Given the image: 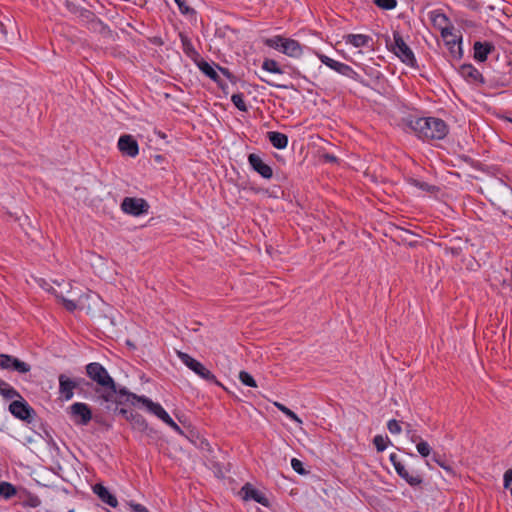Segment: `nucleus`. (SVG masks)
<instances>
[{"mask_svg":"<svg viewBox=\"0 0 512 512\" xmlns=\"http://www.w3.org/2000/svg\"><path fill=\"white\" fill-rule=\"evenodd\" d=\"M86 373L97 384L95 392L98 399L103 402L122 404L132 399L133 393L127 392L124 388L117 389L114 379L102 364L98 362L89 363L86 366Z\"/></svg>","mask_w":512,"mask_h":512,"instance_id":"obj_1","label":"nucleus"},{"mask_svg":"<svg viewBox=\"0 0 512 512\" xmlns=\"http://www.w3.org/2000/svg\"><path fill=\"white\" fill-rule=\"evenodd\" d=\"M409 128L422 141L442 140L449 133V127L441 118L427 116L411 119Z\"/></svg>","mask_w":512,"mask_h":512,"instance_id":"obj_2","label":"nucleus"},{"mask_svg":"<svg viewBox=\"0 0 512 512\" xmlns=\"http://www.w3.org/2000/svg\"><path fill=\"white\" fill-rule=\"evenodd\" d=\"M194 64L205 76L216 82L225 94L229 93L227 81L233 84L234 77L228 69L222 68L214 62H208L203 57L195 61Z\"/></svg>","mask_w":512,"mask_h":512,"instance_id":"obj_3","label":"nucleus"},{"mask_svg":"<svg viewBox=\"0 0 512 512\" xmlns=\"http://www.w3.org/2000/svg\"><path fill=\"white\" fill-rule=\"evenodd\" d=\"M266 47L272 48L291 58H300L303 55L302 45L295 39L275 35L263 40Z\"/></svg>","mask_w":512,"mask_h":512,"instance_id":"obj_4","label":"nucleus"},{"mask_svg":"<svg viewBox=\"0 0 512 512\" xmlns=\"http://www.w3.org/2000/svg\"><path fill=\"white\" fill-rule=\"evenodd\" d=\"M387 46L404 64L409 67L417 66V60L412 49L404 41L399 31H393V40L387 42Z\"/></svg>","mask_w":512,"mask_h":512,"instance_id":"obj_5","label":"nucleus"},{"mask_svg":"<svg viewBox=\"0 0 512 512\" xmlns=\"http://www.w3.org/2000/svg\"><path fill=\"white\" fill-rule=\"evenodd\" d=\"M312 52L321 61L322 64L335 71L336 73L356 81H361L362 78L360 74H358L351 66L334 60L333 58H330L320 51L312 50Z\"/></svg>","mask_w":512,"mask_h":512,"instance_id":"obj_6","label":"nucleus"},{"mask_svg":"<svg viewBox=\"0 0 512 512\" xmlns=\"http://www.w3.org/2000/svg\"><path fill=\"white\" fill-rule=\"evenodd\" d=\"M177 356L185 366H187L190 370H192L199 377H201L202 379H204L210 383L220 385L216 376L210 370H208L201 362H199L198 360L194 359L189 354L182 352V351H177Z\"/></svg>","mask_w":512,"mask_h":512,"instance_id":"obj_7","label":"nucleus"},{"mask_svg":"<svg viewBox=\"0 0 512 512\" xmlns=\"http://www.w3.org/2000/svg\"><path fill=\"white\" fill-rule=\"evenodd\" d=\"M132 399L142 403L151 413L161 419L164 423L170 426L174 431L181 433L179 425L169 416L165 409L159 404L154 403L152 400L145 396L133 395Z\"/></svg>","mask_w":512,"mask_h":512,"instance_id":"obj_8","label":"nucleus"},{"mask_svg":"<svg viewBox=\"0 0 512 512\" xmlns=\"http://www.w3.org/2000/svg\"><path fill=\"white\" fill-rule=\"evenodd\" d=\"M124 213L132 216H140L148 213L149 204L143 198L125 197L121 203Z\"/></svg>","mask_w":512,"mask_h":512,"instance_id":"obj_9","label":"nucleus"},{"mask_svg":"<svg viewBox=\"0 0 512 512\" xmlns=\"http://www.w3.org/2000/svg\"><path fill=\"white\" fill-rule=\"evenodd\" d=\"M69 415L76 425H87L92 419V411L86 403L76 402L69 407Z\"/></svg>","mask_w":512,"mask_h":512,"instance_id":"obj_10","label":"nucleus"},{"mask_svg":"<svg viewBox=\"0 0 512 512\" xmlns=\"http://www.w3.org/2000/svg\"><path fill=\"white\" fill-rule=\"evenodd\" d=\"M0 368L16 371L20 374L28 373L31 370V366L28 363L8 354H0Z\"/></svg>","mask_w":512,"mask_h":512,"instance_id":"obj_11","label":"nucleus"},{"mask_svg":"<svg viewBox=\"0 0 512 512\" xmlns=\"http://www.w3.org/2000/svg\"><path fill=\"white\" fill-rule=\"evenodd\" d=\"M428 17L432 22L433 26L441 31V36L446 37L447 34L451 35L453 26L450 23L449 18L440 9L432 10L428 13Z\"/></svg>","mask_w":512,"mask_h":512,"instance_id":"obj_12","label":"nucleus"},{"mask_svg":"<svg viewBox=\"0 0 512 512\" xmlns=\"http://www.w3.org/2000/svg\"><path fill=\"white\" fill-rule=\"evenodd\" d=\"M248 163L251 168L257 172L264 179H271L273 176V170L271 166L266 164L263 159L255 153L248 155Z\"/></svg>","mask_w":512,"mask_h":512,"instance_id":"obj_13","label":"nucleus"},{"mask_svg":"<svg viewBox=\"0 0 512 512\" xmlns=\"http://www.w3.org/2000/svg\"><path fill=\"white\" fill-rule=\"evenodd\" d=\"M9 411L20 420H30L34 413L33 408L25 400H15L9 405Z\"/></svg>","mask_w":512,"mask_h":512,"instance_id":"obj_14","label":"nucleus"},{"mask_svg":"<svg viewBox=\"0 0 512 512\" xmlns=\"http://www.w3.org/2000/svg\"><path fill=\"white\" fill-rule=\"evenodd\" d=\"M59 381V394L65 401H69L74 396V389L77 388L78 382L70 379L65 374H60L58 377Z\"/></svg>","mask_w":512,"mask_h":512,"instance_id":"obj_15","label":"nucleus"},{"mask_svg":"<svg viewBox=\"0 0 512 512\" xmlns=\"http://www.w3.org/2000/svg\"><path fill=\"white\" fill-rule=\"evenodd\" d=\"M443 39L451 56L454 59H460L463 56L462 36L454 34L453 30H451V35L447 34V36L443 37Z\"/></svg>","mask_w":512,"mask_h":512,"instance_id":"obj_16","label":"nucleus"},{"mask_svg":"<svg viewBox=\"0 0 512 512\" xmlns=\"http://www.w3.org/2000/svg\"><path fill=\"white\" fill-rule=\"evenodd\" d=\"M241 493L243 494V499L246 501L252 499L265 507L270 506L268 498L259 490L255 489L250 483H246L241 488Z\"/></svg>","mask_w":512,"mask_h":512,"instance_id":"obj_17","label":"nucleus"},{"mask_svg":"<svg viewBox=\"0 0 512 512\" xmlns=\"http://www.w3.org/2000/svg\"><path fill=\"white\" fill-rule=\"evenodd\" d=\"M495 50V45L488 41H476L473 45L474 59L477 62H485L488 55Z\"/></svg>","mask_w":512,"mask_h":512,"instance_id":"obj_18","label":"nucleus"},{"mask_svg":"<svg viewBox=\"0 0 512 512\" xmlns=\"http://www.w3.org/2000/svg\"><path fill=\"white\" fill-rule=\"evenodd\" d=\"M118 148L121 152L130 157H135L139 153V147L136 140L130 135H122L118 140Z\"/></svg>","mask_w":512,"mask_h":512,"instance_id":"obj_19","label":"nucleus"},{"mask_svg":"<svg viewBox=\"0 0 512 512\" xmlns=\"http://www.w3.org/2000/svg\"><path fill=\"white\" fill-rule=\"evenodd\" d=\"M179 38H180V42H181V47H182V50L184 52V54L191 60L193 61V63L195 61H197L199 58H201L202 56L200 55V53L196 50V48L194 47L191 39L184 33H180L179 34Z\"/></svg>","mask_w":512,"mask_h":512,"instance_id":"obj_20","label":"nucleus"},{"mask_svg":"<svg viewBox=\"0 0 512 512\" xmlns=\"http://www.w3.org/2000/svg\"><path fill=\"white\" fill-rule=\"evenodd\" d=\"M397 474L412 487L420 486L423 483L422 476L417 472L410 473L405 465H398Z\"/></svg>","mask_w":512,"mask_h":512,"instance_id":"obj_21","label":"nucleus"},{"mask_svg":"<svg viewBox=\"0 0 512 512\" xmlns=\"http://www.w3.org/2000/svg\"><path fill=\"white\" fill-rule=\"evenodd\" d=\"M461 76L472 83L482 82V74L472 64H463L459 70Z\"/></svg>","mask_w":512,"mask_h":512,"instance_id":"obj_22","label":"nucleus"},{"mask_svg":"<svg viewBox=\"0 0 512 512\" xmlns=\"http://www.w3.org/2000/svg\"><path fill=\"white\" fill-rule=\"evenodd\" d=\"M57 298H59L64 307L70 311V312H73L74 310H76L78 307H81V308H84V300H89L90 298H92V295L91 293H86V294H82L79 296L78 300L75 301V300H70V299H66L63 295L61 294H55Z\"/></svg>","mask_w":512,"mask_h":512,"instance_id":"obj_23","label":"nucleus"},{"mask_svg":"<svg viewBox=\"0 0 512 512\" xmlns=\"http://www.w3.org/2000/svg\"><path fill=\"white\" fill-rule=\"evenodd\" d=\"M345 43L355 48L367 47L372 42V37L365 34H348L344 37Z\"/></svg>","mask_w":512,"mask_h":512,"instance_id":"obj_24","label":"nucleus"},{"mask_svg":"<svg viewBox=\"0 0 512 512\" xmlns=\"http://www.w3.org/2000/svg\"><path fill=\"white\" fill-rule=\"evenodd\" d=\"M94 492L99 496V498L108 504L109 506L115 508L118 505V501L115 496H113L104 486L97 484L94 486Z\"/></svg>","mask_w":512,"mask_h":512,"instance_id":"obj_25","label":"nucleus"},{"mask_svg":"<svg viewBox=\"0 0 512 512\" xmlns=\"http://www.w3.org/2000/svg\"><path fill=\"white\" fill-rule=\"evenodd\" d=\"M267 138L273 147L277 149H285L288 145V137L283 133L270 131L267 133Z\"/></svg>","mask_w":512,"mask_h":512,"instance_id":"obj_26","label":"nucleus"},{"mask_svg":"<svg viewBox=\"0 0 512 512\" xmlns=\"http://www.w3.org/2000/svg\"><path fill=\"white\" fill-rule=\"evenodd\" d=\"M411 441L416 443L417 452L422 457L427 458L431 454V452H432L431 446L429 445L428 442L422 440L420 436L413 434L411 436Z\"/></svg>","mask_w":512,"mask_h":512,"instance_id":"obj_27","label":"nucleus"},{"mask_svg":"<svg viewBox=\"0 0 512 512\" xmlns=\"http://www.w3.org/2000/svg\"><path fill=\"white\" fill-rule=\"evenodd\" d=\"M16 493L17 490L14 485L6 481L0 482V497L10 499L15 496Z\"/></svg>","mask_w":512,"mask_h":512,"instance_id":"obj_28","label":"nucleus"},{"mask_svg":"<svg viewBox=\"0 0 512 512\" xmlns=\"http://www.w3.org/2000/svg\"><path fill=\"white\" fill-rule=\"evenodd\" d=\"M274 406L283 414H285L288 418H290L292 421L296 422L298 425H301L303 423L302 420L291 409H289L282 403L274 402Z\"/></svg>","mask_w":512,"mask_h":512,"instance_id":"obj_29","label":"nucleus"},{"mask_svg":"<svg viewBox=\"0 0 512 512\" xmlns=\"http://www.w3.org/2000/svg\"><path fill=\"white\" fill-rule=\"evenodd\" d=\"M0 393L8 399H12L14 397H20L19 393L10 386L7 382L1 381L0 382Z\"/></svg>","mask_w":512,"mask_h":512,"instance_id":"obj_30","label":"nucleus"},{"mask_svg":"<svg viewBox=\"0 0 512 512\" xmlns=\"http://www.w3.org/2000/svg\"><path fill=\"white\" fill-rule=\"evenodd\" d=\"M388 443H390V440L387 436L376 435L373 439V444L378 452H383L387 448Z\"/></svg>","mask_w":512,"mask_h":512,"instance_id":"obj_31","label":"nucleus"},{"mask_svg":"<svg viewBox=\"0 0 512 512\" xmlns=\"http://www.w3.org/2000/svg\"><path fill=\"white\" fill-rule=\"evenodd\" d=\"M262 68L271 73H281L279 63L273 59H266L263 62Z\"/></svg>","mask_w":512,"mask_h":512,"instance_id":"obj_32","label":"nucleus"},{"mask_svg":"<svg viewBox=\"0 0 512 512\" xmlns=\"http://www.w3.org/2000/svg\"><path fill=\"white\" fill-rule=\"evenodd\" d=\"M373 2L382 10H393L397 6V0H373Z\"/></svg>","mask_w":512,"mask_h":512,"instance_id":"obj_33","label":"nucleus"},{"mask_svg":"<svg viewBox=\"0 0 512 512\" xmlns=\"http://www.w3.org/2000/svg\"><path fill=\"white\" fill-rule=\"evenodd\" d=\"M239 380L246 386L249 387H257V383L254 378L246 371H241L239 373Z\"/></svg>","mask_w":512,"mask_h":512,"instance_id":"obj_34","label":"nucleus"},{"mask_svg":"<svg viewBox=\"0 0 512 512\" xmlns=\"http://www.w3.org/2000/svg\"><path fill=\"white\" fill-rule=\"evenodd\" d=\"M131 418H132V424L135 428L141 430V431H144L147 429L148 427V424L146 422V420L141 416V415H132L131 414Z\"/></svg>","mask_w":512,"mask_h":512,"instance_id":"obj_35","label":"nucleus"},{"mask_svg":"<svg viewBox=\"0 0 512 512\" xmlns=\"http://www.w3.org/2000/svg\"><path fill=\"white\" fill-rule=\"evenodd\" d=\"M181 14L189 15L195 13L194 9H192L186 2V0H174Z\"/></svg>","mask_w":512,"mask_h":512,"instance_id":"obj_36","label":"nucleus"},{"mask_svg":"<svg viewBox=\"0 0 512 512\" xmlns=\"http://www.w3.org/2000/svg\"><path fill=\"white\" fill-rule=\"evenodd\" d=\"M433 461L450 474H454L453 468L448 465L439 454L434 453Z\"/></svg>","mask_w":512,"mask_h":512,"instance_id":"obj_37","label":"nucleus"},{"mask_svg":"<svg viewBox=\"0 0 512 512\" xmlns=\"http://www.w3.org/2000/svg\"><path fill=\"white\" fill-rule=\"evenodd\" d=\"M291 466L293 470L300 475H305L307 473V471L303 467V463L297 458H292Z\"/></svg>","mask_w":512,"mask_h":512,"instance_id":"obj_38","label":"nucleus"},{"mask_svg":"<svg viewBox=\"0 0 512 512\" xmlns=\"http://www.w3.org/2000/svg\"><path fill=\"white\" fill-rule=\"evenodd\" d=\"M387 428H388L389 432L392 434H400L402 431L400 423L395 419H391L388 421Z\"/></svg>","mask_w":512,"mask_h":512,"instance_id":"obj_39","label":"nucleus"},{"mask_svg":"<svg viewBox=\"0 0 512 512\" xmlns=\"http://www.w3.org/2000/svg\"><path fill=\"white\" fill-rule=\"evenodd\" d=\"M128 505L132 512H149V510L142 504L129 502Z\"/></svg>","mask_w":512,"mask_h":512,"instance_id":"obj_40","label":"nucleus"},{"mask_svg":"<svg viewBox=\"0 0 512 512\" xmlns=\"http://www.w3.org/2000/svg\"><path fill=\"white\" fill-rule=\"evenodd\" d=\"M410 183L424 191H430L431 190V186L425 182H421L419 180H416V179H410Z\"/></svg>","mask_w":512,"mask_h":512,"instance_id":"obj_41","label":"nucleus"},{"mask_svg":"<svg viewBox=\"0 0 512 512\" xmlns=\"http://www.w3.org/2000/svg\"><path fill=\"white\" fill-rule=\"evenodd\" d=\"M232 102L234 103L235 107H237L241 111L247 110V105L244 101V98H231Z\"/></svg>","mask_w":512,"mask_h":512,"instance_id":"obj_42","label":"nucleus"},{"mask_svg":"<svg viewBox=\"0 0 512 512\" xmlns=\"http://www.w3.org/2000/svg\"><path fill=\"white\" fill-rule=\"evenodd\" d=\"M512 483V469H508L504 474V487L508 488Z\"/></svg>","mask_w":512,"mask_h":512,"instance_id":"obj_43","label":"nucleus"},{"mask_svg":"<svg viewBox=\"0 0 512 512\" xmlns=\"http://www.w3.org/2000/svg\"><path fill=\"white\" fill-rule=\"evenodd\" d=\"M389 459H390L391 463L393 464V467H394V469H395V471H396V472H397V467H398V465H404V464L399 460V458H398L397 454H395V453L390 454Z\"/></svg>","mask_w":512,"mask_h":512,"instance_id":"obj_44","label":"nucleus"},{"mask_svg":"<svg viewBox=\"0 0 512 512\" xmlns=\"http://www.w3.org/2000/svg\"><path fill=\"white\" fill-rule=\"evenodd\" d=\"M66 7L68 8L69 11H71L73 13H76L78 11L77 6L74 5L73 3H70L68 0L66 1Z\"/></svg>","mask_w":512,"mask_h":512,"instance_id":"obj_45","label":"nucleus"},{"mask_svg":"<svg viewBox=\"0 0 512 512\" xmlns=\"http://www.w3.org/2000/svg\"><path fill=\"white\" fill-rule=\"evenodd\" d=\"M38 504H39V500L36 498V499L33 500L31 505L32 506H37Z\"/></svg>","mask_w":512,"mask_h":512,"instance_id":"obj_46","label":"nucleus"},{"mask_svg":"<svg viewBox=\"0 0 512 512\" xmlns=\"http://www.w3.org/2000/svg\"><path fill=\"white\" fill-rule=\"evenodd\" d=\"M120 413H121V414H123V415H126V414H127V410H125V409H121V410H120Z\"/></svg>","mask_w":512,"mask_h":512,"instance_id":"obj_47","label":"nucleus"},{"mask_svg":"<svg viewBox=\"0 0 512 512\" xmlns=\"http://www.w3.org/2000/svg\"><path fill=\"white\" fill-rule=\"evenodd\" d=\"M231 96L236 97V96H242V95L241 94L233 93Z\"/></svg>","mask_w":512,"mask_h":512,"instance_id":"obj_48","label":"nucleus"},{"mask_svg":"<svg viewBox=\"0 0 512 512\" xmlns=\"http://www.w3.org/2000/svg\"><path fill=\"white\" fill-rule=\"evenodd\" d=\"M510 121L512 122V119H510Z\"/></svg>","mask_w":512,"mask_h":512,"instance_id":"obj_49","label":"nucleus"}]
</instances>
